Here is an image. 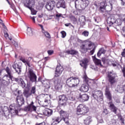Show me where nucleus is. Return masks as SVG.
Instances as JSON below:
<instances>
[{"label":"nucleus","mask_w":125,"mask_h":125,"mask_svg":"<svg viewBox=\"0 0 125 125\" xmlns=\"http://www.w3.org/2000/svg\"><path fill=\"white\" fill-rule=\"evenodd\" d=\"M121 92H125V85L120 88Z\"/></svg>","instance_id":"09e8293b"},{"label":"nucleus","mask_w":125,"mask_h":125,"mask_svg":"<svg viewBox=\"0 0 125 125\" xmlns=\"http://www.w3.org/2000/svg\"><path fill=\"white\" fill-rule=\"evenodd\" d=\"M95 51V48H93L91 51H90V53L91 55H93V53H94Z\"/></svg>","instance_id":"680f3d73"},{"label":"nucleus","mask_w":125,"mask_h":125,"mask_svg":"<svg viewBox=\"0 0 125 125\" xmlns=\"http://www.w3.org/2000/svg\"><path fill=\"white\" fill-rule=\"evenodd\" d=\"M27 77L29 80L30 83H35V84H37L38 81V76L36 75V73L34 72V70L32 68H28V71L27 72Z\"/></svg>","instance_id":"6e6552de"},{"label":"nucleus","mask_w":125,"mask_h":125,"mask_svg":"<svg viewBox=\"0 0 125 125\" xmlns=\"http://www.w3.org/2000/svg\"><path fill=\"white\" fill-rule=\"evenodd\" d=\"M42 33L44 34L46 38H47L48 39H50L51 38V37L50 36V34H49V33H48V32L44 30L43 31H42Z\"/></svg>","instance_id":"58836bf2"},{"label":"nucleus","mask_w":125,"mask_h":125,"mask_svg":"<svg viewBox=\"0 0 125 125\" xmlns=\"http://www.w3.org/2000/svg\"><path fill=\"white\" fill-rule=\"evenodd\" d=\"M89 35V32L87 30L84 31L82 33V35L83 36V37H88V35Z\"/></svg>","instance_id":"ea45409f"},{"label":"nucleus","mask_w":125,"mask_h":125,"mask_svg":"<svg viewBox=\"0 0 125 125\" xmlns=\"http://www.w3.org/2000/svg\"><path fill=\"white\" fill-rule=\"evenodd\" d=\"M103 113H104L105 115H108V114H109V111L107 108H105L104 109Z\"/></svg>","instance_id":"de8ad7c7"},{"label":"nucleus","mask_w":125,"mask_h":125,"mask_svg":"<svg viewBox=\"0 0 125 125\" xmlns=\"http://www.w3.org/2000/svg\"><path fill=\"white\" fill-rule=\"evenodd\" d=\"M62 120L64 121L65 124L69 125V118H68V117H64L63 118H62Z\"/></svg>","instance_id":"c03bdc74"},{"label":"nucleus","mask_w":125,"mask_h":125,"mask_svg":"<svg viewBox=\"0 0 125 125\" xmlns=\"http://www.w3.org/2000/svg\"><path fill=\"white\" fill-rule=\"evenodd\" d=\"M118 118L120 120V121L121 122V124L125 125V119L124 118H123V116L122 115H119L118 116Z\"/></svg>","instance_id":"37998d69"},{"label":"nucleus","mask_w":125,"mask_h":125,"mask_svg":"<svg viewBox=\"0 0 125 125\" xmlns=\"http://www.w3.org/2000/svg\"><path fill=\"white\" fill-rule=\"evenodd\" d=\"M122 15H125V14H120V15L119 16L120 19H117L115 23H117L118 26H121V25H122V24L123 23V21H124V22H125L124 20L122 19L121 18V16Z\"/></svg>","instance_id":"cd10ccee"},{"label":"nucleus","mask_w":125,"mask_h":125,"mask_svg":"<svg viewBox=\"0 0 125 125\" xmlns=\"http://www.w3.org/2000/svg\"><path fill=\"white\" fill-rule=\"evenodd\" d=\"M9 81H6L0 77V90L1 92H4L8 85H9Z\"/></svg>","instance_id":"9b49d317"},{"label":"nucleus","mask_w":125,"mask_h":125,"mask_svg":"<svg viewBox=\"0 0 125 125\" xmlns=\"http://www.w3.org/2000/svg\"><path fill=\"white\" fill-rule=\"evenodd\" d=\"M66 83L69 87H78L80 83V78L78 77H70L66 80Z\"/></svg>","instance_id":"39448f33"},{"label":"nucleus","mask_w":125,"mask_h":125,"mask_svg":"<svg viewBox=\"0 0 125 125\" xmlns=\"http://www.w3.org/2000/svg\"><path fill=\"white\" fill-rule=\"evenodd\" d=\"M117 20L115 19L114 17L111 16L108 18L107 20V24H109V26H112L114 23H116Z\"/></svg>","instance_id":"412c9836"},{"label":"nucleus","mask_w":125,"mask_h":125,"mask_svg":"<svg viewBox=\"0 0 125 125\" xmlns=\"http://www.w3.org/2000/svg\"><path fill=\"white\" fill-rule=\"evenodd\" d=\"M61 34L62 35V38H65V37H66V32L65 31H62Z\"/></svg>","instance_id":"3c124183"},{"label":"nucleus","mask_w":125,"mask_h":125,"mask_svg":"<svg viewBox=\"0 0 125 125\" xmlns=\"http://www.w3.org/2000/svg\"><path fill=\"white\" fill-rule=\"evenodd\" d=\"M30 93H31V95L32 94H35L36 93V86H33L31 88Z\"/></svg>","instance_id":"79ce46f5"},{"label":"nucleus","mask_w":125,"mask_h":125,"mask_svg":"<svg viewBox=\"0 0 125 125\" xmlns=\"http://www.w3.org/2000/svg\"><path fill=\"white\" fill-rule=\"evenodd\" d=\"M36 125H45V123L42 122L41 123H37Z\"/></svg>","instance_id":"0e129e2a"},{"label":"nucleus","mask_w":125,"mask_h":125,"mask_svg":"<svg viewBox=\"0 0 125 125\" xmlns=\"http://www.w3.org/2000/svg\"><path fill=\"white\" fill-rule=\"evenodd\" d=\"M20 83L21 87H22V88H25V87H26V83H25V82L22 79L21 80Z\"/></svg>","instance_id":"4c0bfd02"},{"label":"nucleus","mask_w":125,"mask_h":125,"mask_svg":"<svg viewBox=\"0 0 125 125\" xmlns=\"http://www.w3.org/2000/svg\"><path fill=\"white\" fill-rule=\"evenodd\" d=\"M12 43H13L15 46H18V44L16 43V42H15L14 40L12 41Z\"/></svg>","instance_id":"13d9d810"},{"label":"nucleus","mask_w":125,"mask_h":125,"mask_svg":"<svg viewBox=\"0 0 125 125\" xmlns=\"http://www.w3.org/2000/svg\"><path fill=\"white\" fill-rule=\"evenodd\" d=\"M55 5H56V2L52 0L49 2H47L45 5V8H46L48 11H50V10H52L53 8H54Z\"/></svg>","instance_id":"f3484780"},{"label":"nucleus","mask_w":125,"mask_h":125,"mask_svg":"<svg viewBox=\"0 0 125 125\" xmlns=\"http://www.w3.org/2000/svg\"><path fill=\"white\" fill-rule=\"evenodd\" d=\"M67 54H70L71 55H77L79 52L76 50L72 49L71 50H67L66 52Z\"/></svg>","instance_id":"c85d7f7f"},{"label":"nucleus","mask_w":125,"mask_h":125,"mask_svg":"<svg viewBox=\"0 0 125 125\" xmlns=\"http://www.w3.org/2000/svg\"><path fill=\"white\" fill-rule=\"evenodd\" d=\"M105 52H106V51L104 48H101L97 53V57H100L102 54H105Z\"/></svg>","instance_id":"473e14b6"},{"label":"nucleus","mask_w":125,"mask_h":125,"mask_svg":"<svg viewBox=\"0 0 125 125\" xmlns=\"http://www.w3.org/2000/svg\"><path fill=\"white\" fill-rule=\"evenodd\" d=\"M25 65H27V66H28L29 68L32 67V66L29 61H27V62L25 63Z\"/></svg>","instance_id":"49530a36"},{"label":"nucleus","mask_w":125,"mask_h":125,"mask_svg":"<svg viewBox=\"0 0 125 125\" xmlns=\"http://www.w3.org/2000/svg\"><path fill=\"white\" fill-rule=\"evenodd\" d=\"M31 110L37 111V107L34 105V102H32L30 104L23 108V111H24V112H29L31 111Z\"/></svg>","instance_id":"dca6fc26"},{"label":"nucleus","mask_w":125,"mask_h":125,"mask_svg":"<svg viewBox=\"0 0 125 125\" xmlns=\"http://www.w3.org/2000/svg\"><path fill=\"white\" fill-rule=\"evenodd\" d=\"M60 116L62 119L63 118H66V117H68V113L66 111H63V110H61L59 112Z\"/></svg>","instance_id":"c756f323"},{"label":"nucleus","mask_w":125,"mask_h":125,"mask_svg":"<svg viewBox=\"0 0 125 125\" xmlns=\"http://www.w3.org/2000/svg\"><path fill=\"white\" fill-rule=\"evenodd\" d=\"M89 111V109L86 105L83 104H80L76 108V113L78 116H80V115H85V114L88 113Z\"/></svg>","instance_id":"423d86ee"},{"label":"nucleus","mask_w":125,"mask_h":125,"mask_svg":"<svg viewBox=\"0 0 125 125\" xmlns=\"http://www.w3.org/2000/svg\"><path fill=\"white\" fill-rule=\"evenodd\" d=\"M52 82L51 80L50 81H46L44 82L43 84H44V86L46 87V88H50V83Z\"/></svg>","instance_id":"c9c22d12"},{"label":"nucleus","mask_w":125,"mask_h":125,"mask_svg":"<svg viewBox=\"0 0 125 125\" xmlns=\"http://www.w3.org/2000/svg\"><path fill=\"white\" fill-rule=\"evenodd\" d=\"M79 22H80V27L83 28V26L85 25V16L82 15L79 17L78 19Z\"/></svg>","instance_id":"6ab92c4d"},{"label":"nucleus","mask_w":125,"mask_h":125,"mask_svg":"<svg viewBox=\"0 0 125 125\" xmlns=\"http://www.w3.org/2000/svg\"><path fill=\"white\" fill-rule=\"evenodd\" d=\"M34 5V0H25V2L24 3V6L31 10V14L32 15H36V14H37V11L33 8Z\"/></svg>","instance_id":"0eeeda50"},{"label":"nucleus","mask_w":125,"mask_h":125,"mask_svg":"<svg viewBox=\"0 0 125 125\" xmlns=\"http://www.w3.org/2000/svg\"><path fill=\"white\" fill-rule=\"evenodd\" d=\"M27 31V35L29 37H32L33 36V29L30 27H28Z\"/></svg>","instance_id":"e433bc0d"},{"label":"nucleus","mask_w":125,"mask_h":125,"mask_svg":"<svg viewBox=\"0 0 125 125\" xmlns=\"http://www.w3.org/2000/svg\"><path fill=\"white\" fill-rule=\"evenodd\" d=\"M88 85L85 84H82L80 88L81 91H83V92H87L88 91Z\"/></svg>","instance_id":"393cba45"},{"label":"nucleus","mask_w":125,"mask_h":125,"mask_svg":"<svg viewBox=\"0 0 125 125\" xmlns=\"http://www.w3.org/2000/svg\"><path fill=\"white\" fill-rule=\"evenodd\" d=\"M23 95H24L25 97H26V98H28V97H30V96H31V92L29 91V89H24L23 90Z\"/></svg>","instance_id":"7c9ffc66"},{"label":"nucleus","mask_w":125,"mask_h":125,"mask_svg":"<svg viewBox=\"0 0 125 125\" xmlns=\"http://www.w3.org/2000/svg\"><path fill=\"white\" fill-rule=\"evenodd\" d=\"M32 86V84L31 83V82L29 81L27 83H26V87L27 89H29Z\"/></svg>","instance_id":"a18cd8bd"},{"label":"nucleus","mask_w":125,"mask_h":125,"mask_svg":"<svg viewBox=\"0 0 125 125\" xmlns=\"http://www.w3.org/2000/svg\"><path fill=\"white\" fill-rule=\"evenodd\" d=\"M37 83H39V82H42V77H39L38 78V80H37Z\"/></svg>","instance_id":"774afa93"},{"label":"nucleus","mask_w":125,"mask_h":125,"mask_svg":"<svg viewBox=\"0 0 125 125\" xmlns=\"http://www.w3.org/2000/svg\"><path fill=\"white\" fill-rule=\"evenodd\" d=\"M71 20H72L73 24H78V20L75 16L71 17Z\"/></svg>","instance_id":"a19ab883"},{"label":"nucleus","mask_w":125,"mask_h":125,"mask_svg":"<svg viewBox=\"0 0 125 125\" xmlns=\"http://www.w3.org/2000/svg\"><path fill=\"white\" fill-rule=\"evenodd\" d=\"M4 35L5 38H8V37H9V35H8V33H7V31H6V30L4 31Z\"/></svg>","instance_id":"8fccbe9b"},{"label":"nucleus","mask_w":125,"mask_h":125,"mask_svg":"<svg viewBox=\"0 0 125 125\" xmlns=\"http://www.w3.org/2000/svg\"><path fill=\"white\" fill-rule=\"evenodd\" d=\"M52 121L53 123H52V125H54L56 124H59L61 121H62V117H57L55 118H52Z\"/></svg>","instance_id":"b1692460"},{"label":"nucleus","mask_w":125,"mask_h":125,"mask_svg":"<svg viewBox=\"0 0 125 125\" xmlns=\"http://www.w3.org/2000/svg\"><path fill=\"white\" fill-rule=\"evenodd\" d=\"M77 99L80 102H85V101H88L89 99V96L86 94H80L77 97Z\"/></svg>","instance_id":"2eb2a0df"},{"label":"nucleus","mask_w":125,"mask_h":125,"mask_svg":"<svg viewBox=\"0 0 125 125\" xmlns=\"http://www.w3.org/2000/svg\"><path fill=\"white\" fill-rule=\"evenodd\" d=\"M53 50H50L47 51L48 54L49 55H52V54H53Z\"/></svg>","instance_id":"864d4df0"},{"label":"nucleus","mask_w":125,"mask_h":125,"mask_svg":"<svg viewBox=\"0 0 125 125\" xmlns=\"http://www.w3.org/2000/svg\"><path fill=\"white\" fill-rule=\"evenodd\" d=\"M91 98H94L97 101H103V93L100 90H95L92 92Z\"/></svg>","instance_id":"1a4fd4ad"},{"label":"nucleus","mask_w":125,"mask_h":125,"mask_svg":"<svg viewBox=\"0 0 125 125\" xmlns=\"http://www.w3.org/2000/svg\"><path fill=\"white\" fill-rule=\"evenodd\" d=\"M121 0V5H125V0Z\"/></svg>","instance_id":"e2e57ef3"},{"label":"nucleus","mask_w":125,"mask_h":125,"mask_svg":"<svg viewBox=\"0 0 125 125\" xmlns=\"http://www.w3.org/2000/svg\"><path fill=\"white\" fill-rule=\"evenodd\" d=\"M5 71L9 76V79H10V80H12V78H13V76L11 75V71L10 70V69H9V67H8V66L6 67Z\"/></svg>","instance_id":"2f4dec72"},{"label":"nucleus","mask_w":125,"mask_h":125,"mask_svg":"<svg viewBox=\"0 0 125 125\" xmlns=\"http://www.w3.org/2000/svg\"><path fill=\"white\" fill-rule=\"evenodd\" d=\"M80 51L82 53H86L87 52V51L88 50V48H87V46H86V45L85 44H82L80 46Z\"/></svg>","instance_id":"5701e85b"},{"label":"nucleus","mask_w":125,"mask_h":125,"mask_svg":"<svg viewBox=\"0 0 125 125\" xmlns=\"http://www.w3.org/2000/svg\"><path fill=\"white\" fill-rule=\"evenodd\" d=\"M89 0H76L75 1V6L78 10H83L86 7L88 6Z\"/></svg>","instance_id":"20e7f679"},{"label":"nucleus","mask_w":125,"mask_h":125,"mask_svg":"<svg viewBox=\"0 0 125 125\" xmlns=\"http://www.w3.org/2000/svg\"><path fill=\"white\" fill-rule=\"evenodd\" d=\"M17 105L15 104H11L9 106L10 112L11 114H18V110L19 108L25 104V99H24V96L22 95L20 96H17L16 98Z\"/></svg>","instance_id":"f03ea898"},{"label":"nucleus","mask_w":125,"mask_h":125,"mask_svg":"<svg viewBox=\"0 0 125 125\" xmlns=\"http://www.w3.org/2000/svg\"><path fill=\"white\" fill-rule=\"evenodd\" d=\"M12 66L17 74L19 75L21 74L22 72V67L23 66L22 62L14 63Z\"/></svg>","instance_id":"ddd939ff"},{"label":"nucleus","mask_w":125,"mask_h":125,"mask_svg":"<svg viewBox=\"0 0 125 125\" xmlns=\"http://www.w3.org/2000/svg\"><path fill=\"white\" fill-rule=\"evenodd\" d=\"M108 81L111 85H113L116 83V78H117V73L113 70L107 72Z\"/></svg>","instance_id":"9d476101"},{"label":"nucleus","mask_w":125,"mask_h":125,"mask_svg":"<svg viewBox=\"0 0 125 125\" xmlns=\"http://www.w3.org/2000/svg\"><path fill=\"white\" fill-rule=\"evenodd\" d=\"M3 117H5L7 119H9L10 118V116H11V114H10V112L9 110H7L3 112Z\"/></svg>","instance_id":"72a5a7b5"},{"label":"nucleus","mask_w":125,"mask_h":125,"mask_svg":"<svg viewBox=\"0 0 125 125\" xmlns=\"http://www.w3.org/2000/svg\"><path fill=\"white\" fill-rule=\"evenodd\" d=\"M84 81L86 82V83H87V82H88V78L87 77V76L84 75Z\"/></svg>","instance_id":"4d7b16f0"},{"label":"nucleus","mask_w":125,"mask_h":125,"mask_svg":"<svg viewBox=\"0 0 125 125\" xmlns=\"http://www.w3.org/2000/svg\"><path fill=\"white\" fill-rule=\"evenodd\" d=\"M67 100H70V101H75L76 100V98L71 94L67 95Z\"/></svg>","instance_id":"f704fd0d"},{"label":"nucleus","mask_w":125,"mask_h":125,"mask_svg":"<svg viewBox=\"0 0 125 125\" xmlns=\"http://www.w3.org/2000/svg\"><path fill=\"white\" fill-rule=\"evenodd\" d=\"M43 114L46 116L47 117H50L53 114V110L49 108H47L44 110Z\"/></svg>","instance_id":"4be33fe9"},{"label":"nucleus","mask_w":125,"mask_h":125,"mask_svg":"<svg viewBox=\"0 0 125 125\" xmlns=\"http://www.w3.org/2000/svg\"><path fill=\"white\" fill-rule=\"evenodd\" d=\"M56 7L57 8H63L65 9L67 8V5L64 0H60L56 4Z\"/></svg>","instance_id":"a211bd4d"},{"label":"nucleus","mask_w":125,"mask_h":125,"mask_svg":"<svg viewBox=\"0 0 125 125\" xmlns=\"http://www.w3.org/2000/svg\"><path fill=\"white\" fill-rule=\"evenodd\" d=\"M84 124L86 125H89L90 123L92 122V119H91V117L87 116L86 117L85 119L83 120Z\"/></svg>","instance_id":"bb28decb"},{"label":"nucleus","mask_w":125,"mask_h":125,"mask_svg":"<svg viewBox=\"0 0 125 125\" xmlns=\"http://www.w3.org/2000/svg\"><path fill=\"white\" fill-rule=\"evenodd\" d=\"M64 71V68L61 65L57 66L56 68L54 77L51 81L53 82L55 85V88L56 90H59L62 88V83H61V80L58 78L61 76L62 72Z\"/></svg>","instance_id":"f257e3e1"},{"label":"nucleus","mask_w":125,"mask_h":125,"mask_svg":"<svg viewBox=\"0 0 125 125\" xmlns=\"http://www.w3.org/2000/svg\"><path fill=\"white\" fill-rule=\"evenodd\" d=\"M67 97L65 95H62L59 96V105L60 107L66 106L67 105Z\"/></svg>","instance_id":"f8f14e48"},{"label":"nucleus","mask_w":125,"mask_h":125,"mask_svg":"<svg viewBox=\"0 0 125 125\" xmlns=\"http://www.w3.org/2000/svg\"><path fill=\"white\" fill-rule=\"evenodd\" d=\"M105 95L106 98L108 99L109 101H110L108 103L109 109L111 111V112L114 113L115 115H117V110H118V108L115 106V104H114L113 102H112V95L111 94L109 89H108L107 87L105 88Z\"/></svg>","instance_id":"7ed1b4c3"},{"label":"nucleus","mask_w":125,"mask_h":125,"mask_svg":"<svg viewBox=\"0 0 125 125\" xmlns=\"http://www.w3.org/2000/svg\"><path fill=\"white\" fill-rule=\"evenodd\" d=\"M39 26H40V27H41L42 32H43V31H44V29H43V25H42V24H39Z\"/></svg>","instance_id":"338daca9"},{"label":"nucleus","mask_w":125,"mask_h":125,"mask_svg":"<svg viewBox=\"0 0 125 125\" xmlns=\"http://www.w3.org/2000/svg\"><path fill=\"white\" fill-rule=\"evenodd\" d=\"M31 19L33 21L34 23H36V20L35 19L36 18L35 17H31L30 16Z\"/></svg>","instance_id":"bf43d9fd"},{"label":"nucleus","mask_w":125,"mask_h":125,"mask_svg":"<svg viewBox=\"0 0 125 125\" xmlns=\"http://www.w3.org/2000/svg\"><path fill=\"white\" fill-rule=\"evenodd\" d=\"M87 64H88V59L87 58L84 59L80 61V65H81V67H83V69H85V70H86V68H87Z\"/></svg>","instance_id":"aec40b11"},{"label":"nucleus","mask_w":125,"mask_h":125,"mask_svg":"<svg viewBox=\"0 0 125 125\" xmlns=\"http://www.w3.org/2000/svg\"><path fill=\"white\" fill-rule=\"evenodd\" d=\"M14 81L16 82L17 83H19V82L21 81V80H22V78H14Z\"/></svg>","instance_id":"603ef678"},{"label":"nucleus","mask_w":125,"mask_h":125,"mask_svg":"<svg viewBox=\"0 0 125 125\" xmlns=\"http://www.w3.org/2000/svg\"><path fill=\"white\" fill-rule=\"evenodd\" d=\"M122 72L123 73V77L125 78V67L124 66L123 68L122 69Z\"/></svg>","instance_id":"6e6d98bb"},{"label":"nucleus","mask_w":125,"mask_h":125,"mask_svg":"<svg viewBox=\"0 0 125 125\" xmlns=\"http://www.w3.org/2000/svg\"><path fill=\"white\" fill-rule=\"evenodd\" d=\"M102 61L103 62V64H105V63H106V61H107V59H106V58H103L102 59Z\"/></svg>","instance_id":"5fc2aeb1"},{"label":"nucleus","mask_w":125,"mask_h":125,"mask_svg":"<svg viewBox=\"0 0 125 125\" xmlns=\"http://www.w3.org/2000/svg\"><path fill=\"white\" fill-rule=\"evenodd\" d=\"M62 16V14L58 13L56 15V17L57 18H59V17H61Z\"/></svg>","instance_id":"052dcab7"},{"label":"nucleus","mask_w":125,"mask_h":125,"mask_svg":"<svg viewBox=\"0 0 125 125\" xmlns=\"http://www.w3.org/2000/svg\"><path fill=\"white\" fill-rule=\"evenodd\" d=\"M101 4V6L100 7L99 10H100V11H101L103 13L104 12H106V11H111L112 9H113V5L112 4V3H110V9L109 10L106 9V6H107L106 1L102 2Z\"/></svg>","instance_id":"4468645a"},{"label":"nucleus","mask_w":125,"mask_h":125,"mask_svg":"<svg viewBox=\"0 0 125 125\" xmlns=\"http://www.w3.org/2000/svg\"><path fill=\"white\" fill-rule=\"evenodd\" d=\"M93 61L95 64L97 65V66H99L100 65L101 67H103L102 63H101V60H99L96 58V57H95V56L94 57Z\"/></svg>","instance_id":"a878e982"},{"label":"nucleus","mask_w":125,"mask_h":125,"mask_svg":"<svg viewBox=\"0 0 125 125\" xmlns=\"http://www.w3.org/2000/svg\"><path fill=\"white\" fill-rule=\"evenodd\" d=\"M122 56L123 57H125V49H124V51L122 52Z\"/></svg>","instance_id":"69168bd1"}]
</instances>
